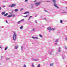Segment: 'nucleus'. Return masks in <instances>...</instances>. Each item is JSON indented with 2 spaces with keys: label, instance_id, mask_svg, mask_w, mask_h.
I'll return each mask as SVG.
<instances>
[{
  "label": "nucleus",
  "instance_id": "1",
  "mask_svg": "<svg viewBox=\"0 0 67 67\" xmlns=\"http://www.w3.org/2000/svg\"><path fill=\"white\" fill-rule=\"evenodd\" d=\"M13 33H14L13 35V39L14 41H15L16 38V33L15 32H13Z\"/></svg>",
  "mask_w": 67,
  "mask_h": 67
},
{
  "label": "nucleus",
  "instance_id": "2",
  "mask_svg": "<svg viewBox=\"0 0 67 67\" xmlns=\"http://www.w3.org/2000/svg\"><path fill=\"white\" fill-rule=\"evenodd\" d=\"M16 4H12V5H9V7H15L16 6Z\"/></svg>",
  "mask_w": 67,
  "mask_h": 67
},
{
  "label": "nucleus",
  "instance_id": "3",
  "mask_svg": "<svg viewBox=\"0 0 67 67\" xmlns=\"http://www.w3.org/2000/svg\"><path fill=\"white\" fill-rule=\"evenodd\" d=\"M48 29L49 30H52L53 31H54V30H55V29L52 28L51 29V27H49L48 28Z\"/></svg>",
  "mask_w": 67,
  "mask_h": 67
},
{
  "label": "nucleus",
  "instance_id": "4",
  "mask_svg": "<svg viewBox=\"0 0 67 67\" xmlns=\"http://www.w3.org/2000/svg\"><path fill=\"white\" fill-rule=\"evenodd\" d=\"M40 3H41L40 2L37 3H35V5L36 6H37V5H40Z\"/></svg>",
  "mask_w": 67,
  "mask_h": 67
},
{
  "label": "nucleus",
  "instance_id": "5",
  "mask_svg": "<svg viewBox=\"0 0 67 67\" xmlns=\"http://www.w3.org/2000/svg\"><path fill=\"white\" fill-rule=\"evenodd\" d=\"M54 5L55 6V7H56L57 8H58V6H57V5L56 4H54Z\"/></svg>",
  "mask_w": 67,
  "mask_h": 67
},
{
  "label": "nucleus",
  "instance_id": "6",
  "mask_svg": "<svg viewBox=\"0 0 67 67\" xmlns=\"http://www.w3.org/2000/svg\"><path fill=\"white\" fill-rule=\"evenodd\" d=\"M52 1L54 3H56V1L55 0H52Z\"/></svg>",
  "mask_w": 67,
  "mask_h": 67
},
{
  "label": "nucleus",
  "instance_id": "7",
  "mask_svg": "<svg viewBox=\"0 0 67 67\" xmlns=\"http://www.w3.org/2000/svg\"><path fill=\"white\" fill-rule=\"evenodd\" d=\"M11 16H12V15H10L8 16H7V17H8V18H10V17H11Z\"/></svg>",
  "mask_w": 67,
  "mask_h": 67
},
{
  "label": "nucleus",
  "instance_id": "8",
  "mask_svg": "<svg viewBox=\"0 0 67 67\" xmlns=\"http://www.w3.org/2000/svg\"><path fill=\"white\" fill-rule=\"evenodd\" d=\"M5 12H3L1 14H2L3 15V14H5Z\"/></svg>",
  "mask_w": 67,
  "mask_h": 67
},
{
  "label": "nucleus",
  "instance_id": "9",
  "mask_svg": "<svg viewBox=\"0 0 67 67\" xmlns=\"http://www.w3.org/2000/svg\"><path fill=\"white\" fill-rule=\"evenodd\" d=\"M29 13V12H27L24 13V14H26L27 13Z\"/></svg>",
  "mask_w": 67,
  "mask_h": 67
},
{
  "label": "nucleus",
  "instance_id": "10",
  "mask_svg": "<svg viewBox=\"0 0 67 67\" xmlns=\"http://www.w3.org/2000/svg\"><path fill=\"white\" fill-rule=\"evenodd\" d=\"M59 49L58 51V52H60V48L59 47Z\"/></svg>",
  "mask_w": 67,
  "mask_h": 67
},
{
  "label": "nucleus",
  "instance_id": "11",
  "mask_svg": "<svg viewBox=\"0 0 67 67\" xmlns=\"http://www.w3.org/2000/svg\"><path fill=\"white\" fill-rule=\"evenodd\" d=\"M18 11V9H16L15 10V12H17Z\"/></svg>",
  "mask_w": 67,
  "mask_h": 67
},
{
  "label": "nucleus",
  "instance_id": "12",
  "mask_svg": "<svg viewBox=\"0 0 67 67\" xmlns=\"http://www.w3.org/2000/svg\"><path fill=\"white\" fill-rule=\"evenodd\" d=\"M8 14V13H6L4 15V16H7V15Z\"/></svg>",
  "mask_w": 67,
  "mask_h": 67
},
{
  "label": "nucleus",
  "instance_id": "13",
  "mask_svg": "<svg viewBox=\"0 0 67 67\" xmlns=\"http://www.w3.org/2000/svg\"><path fill=\"white\" fill-rule=\"evenodd\" d=\"M18 46H15V49H17V48H18Z\"/></svg>",
  "mask_w": 67,
  "mask_h": 67
},
{
  "label": "nucleus",
  "instance_id": "14",
  "mask_svg": "<svg viewBox=\"0 0 67 67\" xmlns=\"http://www.w3.org/2000/svg\"><path fill=\"white\" fill-rule=\"evenodd\" d=\"M27 16H28L27 15H26V16H23V17H24V18H26L27 17Z\"/></svg>",
  "mask_w": 67,
  "mask_h": 67
},
{
  "label": "nucleus",
  "instance_id": "15",
  "mask_svg": "<svg viewBox=\"0 0 67 67\" xmlns=\"http://www.w3.org/2000/svg\"><path fill=\"white\" fill-rule=\"evenodd\" d=\"M24 19H22L20 21H21V22H22V21H23L24 20Z\"/></svg>",
  "mask_w": 67,
  "mask_h": 67
},
{
  "label": "nucleus",
  "instance_id": "16",
  "mask_svg": "<svg viewBox=\"0 0 67 67\" xmlns=\"http://www.w3.org/2000/svg\"><path fill=\"white\" fill-rule=\"evenodd\" d=\"M21 21H20L18 22V24H20V23H21Z\"/></svg>",
  "mask_w": 67,
  "mask_h": 67
},
{
  "label": "nucleus",
  "instance_id": "17",
  "mask_svg": "<svg viewBox=\"0 0 67 67\" xmlns=\"http://www.w3.org/2000/svg\"><path fill=\"white\" fill-rule=\"evenodd\" d=\"M32 67H34V66L33 65V64L32 63Z\"/></svg>",
  "mask_w": 67,
  "mask_h": 67
},
{
  "label": "nucleus",
  "instance_id": "18",
  "mask_svg": "<svg viewBox=\"0 0 67 67\" xmlns=\"http://www.w3.org/2000/svg\"><path fill=\"white\" fill-rule=\"evenodd\" d=\"M53 63H52L50 64V66H53Z\"/></svg>",
  "mask_w": 67,
  "mask_h": 67
},
{
  "label": "nucleus",
  "instance_id": "19",
  "mask_svg": "<svg viewBox=\"0 0 67 67\" xmlns=\"http://www.w3.org/2000/svg\"><path fill=\"white\" fill-rule=\"evenodd\" d=\"M39 35L40 37H42V35Z\"/></svg>",
  "mask_w": 67,
  "mask_h": 67
},
{
  "label": "nucleus",
  "instance_id": "20",
  "mask_svg": "<svg viewBox=\"0 0 67 67\" xmlns=\"http://www.w3.org/2000/svg\"><path fill=\"white\" fill-rule=\"evenodd\" d=\"M58 39H57L55 41V42H58Z\"/></svg>",
  "mask_w": 67,
  "mask_h": 67
},
{
  "label": "nucleus",
  "instance_id": "21",
  "mask_svg": "<svg viewBox=\"0 0 67 67\" xmlns=\"http://www.w3.org/2000/svg\"><path fill=\"white\" fill-rule=\"evenodd\" d=\"M24 10V9L22 8L20 10V11H22V10Z\"/></svg>",
  "mask_w": 67,
  "mask_h": 67
},
{
  "label": "nucleus",
  "instance_id": "22",
  "mask_svg": "<svg viewBox=\"0 0 67 67\" xmlns=\"http://www.w3.org/2000/svg\"><path fill=\"white\" fill-rule=\"evenodd\" d=\"M20 29H22V28H23V26H22L21 27H20Z\"/></svg>",
  "mask_w": 67,
  "mask_h": 67
},
{
  "label": "nucleus",
  "instance_id": "23",
  "mask_svg": "<svg viewBox=\"0 0 67 67\" xmlns=\"http://www.w3.org/2000/svg\"><path fill=\"white\" fill-rule=\"evenodd\" d=\"M32 38L34 39H35V37H32Z\"/></svg>",
  "mask_w": 67,
  "mask_h": 67
},
{
  "label": "nucleus",
  "instance_id": "24",
  "mask_svg": "<svg viewBox=\"0 0 67 67\" xmlns=\"http://www.w3.org/2000/svg\"><path fill=\"white\" fill-rule=\"evenodd\" d=\"M37 67H40V64H39L38 66Z\"/></svg>",
  "mask_w": 67,
  "mask_h": 67
},
{
  "label": "nucleus",
  "instance_id": "25",
  "mask_svg": "<svg viewBox=\"0 0 67 67\" xmlns=\"http://www.w3.org/2000/svg\"><path fill=\"white\" fill-rule=\"evenodd\" d=\"M7 47H6L5 49V50H7Z\"/></svg>",
  "mask_w": 67,
  "mask_h": 67
},
{
  "label": "nucleus",
  "instance_id": "26",
  "mask_svg": "<svg viewBox=\"0 0 67 67\" xmlns=\"http://www.w3.org/2000/svg\"><path fill=\"white\" fill-rule=\"evenodd\" d=\"M15 16V15H12V16L13 17H14Z\"/></svg>",
  "mask_w": 67,
  "mask_h": 67
},
{
  "label": "nucleus",
  "instance_id": "27",
  "mask_svg": "<svg viewBox=\"0 0 67 67\" xmlns=\"http://www.w3.org/2000/svg\"><path fill=\"white\" fill-rule=\"evenodd\" d=\"M60 23H63V21L61 20H60Z\"/></svg>",
  "mask_w": 67,
  "mask_h": 67
},
{
  "label": "nucleus",
  "instance_id": "28",
  "mask_svg": "<svg viewBox=\"0 0 67 67\" xmlns=\"http://www.w3.org/2000/svg\"><path fill=\"white\" fill-rule=\"evenodd\" d=\"M35 31V29H33L32 30V31Z\"/></svg>",
  "mask_w": 67,
  "mask_h": 67
},
{
  "label": "nucleus",
  "instance_id": "29",
  "mask_svg": "<svg viewBox=\"0 0 67 67\" xmlns=\"http://www.w3.org/2000/svg\"><path fill=\"white\" fill-rule=\"evenodd\" d=\"M6 60H9V58H6Z\"/></svg>",
  "mask_w": 67,
  "mask_h": 67
},
{
  "label": "nucleus",
  "instance_id": "30",
  "mask_svg": "<svg viewBox=\"0 0 67 67\" xmlns=\"http://www.w3.org/2000/svg\"><path fill=\"white\" fill-rule=\"evenodd\" d=\"M35 38H36V39H38V38L37 37H35Z\"/></svg>",
  "mask_w": 67,
  "mask_h": 67
},
{
  "label": "nucleus",
  "instance_id": "31",
  "mask_svg": "<svg viewBox=\"0 0 67 67\" xmlns=\"http://www.w3.org/2000/svg\"><path fill=\"white\" fill-rule=\"evenodd\" d=\"M28 0H25V2H26L27 1H28Z\"/></svg>",
  "mask_w": 67,
  "mask_h": 67
},
{
  "label": "nucleus",
  "instance_id": "32",
  "mask_svg": "<svg viewBox=\"0 0 67 67\" xmlns=\"http://www.w3.org/2000/svg\"><path fill=\"white\" fill-rule=\"evenodd\" d=\"M24 67H26V65H24Z\"/></svg>",
  "mask_w": 67,
  "mask_h": 67
},
{
  "label": "nucleus",
  "instance_id": "33",
  "mask_svg": "<svg viewBox=\"0 0 67 67\" xmlns=\"http://www.w3.org/2000/svg\"><path fill=\"white\" fill-rule=\"evenodd\" d=\"M32 16H31L30 17H29V19H30V18H32Z\"/></svg>",
  "mask_w": 67,
  "mask_h": 67
},
{
  "label": "nucleus",
  "instance_id": "34",
  "mask_svg": "<svg viewBox=\"0 0 67 67\" xmlns=\"http://www.w3.org/2000/svg\"><path fill=\"white\" fill-rule=\"evenodd\" d=\"M21 49L22 50V48H23V47L22 46H21Z\"/></svg>",
  "mask_w": 67,
  "mask_h": 67
},
{
  "label": "nucleus",
  "instance_id": "35",
  "mask_svg": "<svg viewBox=\"0 0 67 67\" xmlns=\"http://www.w3.org/2000/svg\"><path fill=\"white\" fill-rule=\"evenodd\" d=\"M6 23H8V21L7 20L6 21Z\"/></svg>",
  "mask_w": 67,
  "mask_h": 67
},
{
  "label": "nucleus",
  "instance_id": "36",
  "mask_svg": "<svg viewBox=\"0 0 67 67\" xmlns=\"http://www.w3.org/2000/svg\"><path fill=\"white\" fill-rule=\"evenodd\" d=\"M35 60L36 61H37V60H38V59H37V60L35 59Z\"/></svg>",
  "mask_w": 67,
  "mask_h": 67
},
{
  "label": "nucleus",
  "instance_id": "37",
  "mask_svg": "<svg viewBox=\"0 0 67 67\" xmlns=\"http://www.w3.org/2000/svg\"><path fill=\"white\" fill-rule=\"evenodd\" d=\"M3 7H5V6L4 5V6H3Z\"/></svg>",
  "mask_w": 67,
  "mask_h": 67
},
{
  "label": "nucleus",
  "instance_id": "38",
  "mask_svg": "<svg viewBox=\"0 0 67 67\" xmlns=\"http://www.w3.org/2000/svg\"><path fill=\"white\" fill-rule=\"evenodd\" d=\"M44 11H45V12H47V11H46V10H44Z\"/></svg>",
  "mask_w": 67,
  "mask_h": 67
},
{
  "label": "nucleus",
  "instance_id": "39",
  "mask_svg": "<svg viewBox=\"0 0 67 67\" xmlns=\"http://www.w3.org/2000/svg\"><path fill=\"white\" fill-rule=\"evenodd\" d=\"M35 2H36V0H35L34 1Z\"/></svg>",
  "mask_w": 67,
  "mask_h": 67
},
{
  "label": "nucleus",
  "instance_id": "40",
  "mask_svg": "<svg viewBox=\"0 0 67 67\" xmlns=\"http://www.w3.org/2000/svg\"><path fill=\"white\" fill-rule=\"evenodd\" d=\"M1 7H0V10L1 9Z\"/></svg>",
  "mask_w": 67,
  "mask_h": 67
},
{
  "label": "nucleus",
  "instance_id": "41",
  "mask_svg": "<svg viewBox=\"0 0 67 67\" xmlns=\"http://www.w3.org/2000/svg\"><path fill=\"white\" fill-rule=\"evenodd\" d=\"M0 48H2V47H1L0 46Z\"/></svg>",
  "mask_w": 67,
  "mask_h": 67
},
{
  "label": "nucleus",
  "instance_id": "42",
  "mask_svg": "<svg viewBox=\"0 0 67 67\" xmlns=\"http://www.w3.org/2000/svg\"><path fill=\"white\" fill-rule=\"evenodd\" d=\"M65 48H66V49H67V47H65Z\"/></svg>",
  "mask_w": 67,
  "mask_h": 67
},
{
  "label": "nucleus",
  "instance_id": "43",
  "mask_svg": "<svg viewBox=\"0 0 67 67\" xmlns=\"http://www.w3.org/2000/svg\"><path fill=\"white\" fill-rule=\"evenodd\" d=\"M36 23H37V22H36Z\"/></svg>",
  "mask_w": 67,
  "mask_h": 67
},
{
  "label": "nucleus",
  "instance_id": "44",
  "mask_svg": "<svg viewBox=\"0 0 67 67\" xmlns=\"http://www.w3.org/2000/svg\"><path fill=\"white\" fill-rule=\"evenodd\" d=\"M55 45H57V43H55Z\"/></svg>",
  "mask_w": 67,
  "mask_h": 67
},
{
  "label": "nucleus",
  "instance_id": "45",
  "mask_svg": "<svg viewBox=\"0 0 67 67\" xmlns=\"http://www.w3.org/2000/svg\"><path fill=\"white\" fill-rule=\"evenodd\" d=\"M50 55H51V53H49Z\"/></svg>",
  "mask_w": 67,
  "mask_h": 67
},
{
  "label": "nucleus",
  "instance_id": "46",
  "mask_svg": "<svg viewBox=\"0 0 67 67\" xmlns=\"http://www.w3.org/2000/svg\"><path fill=\"white\" fill-rule=\"evenodd\" d=\"M1 57L2 58V56H1Z\"/></svg>",
  "mask_w": 67,
  "mask_h": 67
},
{
  "label": "nucleus",
  "instance_id": "47",
  "mask_svg": "<svg viewBox=\"0 0 67 67\" xmlns=\"http://www.w3.org/2000/svg\"><path fill=\"white\" fill-rule=\"evenodd\" d=\"M32 32L31 31H30V32Z\"/></svg>",
  "mask_w": 67,
  "mask_h": 67
},
{
  "label": "nucleus",
  "instance_id": "48",
  "mask_svg": "<svg viewBox=\"0 0 67 67\" xmlns=\"http://www.w3.org/2000/svg\"><path fill=\"white\" fill-rule=\"evenodd\" d=\"M45 20H46V18H45Z\"/></svg>",
  "mask_w": 67,
  "mask_h": 67
},
{
  "label": "nucleus",
  "instance_id": "49",
  "mask_svg": "<svg viewBox=\"0 0 67 67\" xmlns=\"http://www.w3.org/2000/svg\"><path fill=\"white\" fill-rule=\"evenodd\" d=\"M63 58L64 59V58H63Z\"/></svg>",
  "mask_w": 67,
  "mask_h": 67
},
{
  "label": "nucleus",
  "instance_id": "50",
  "mask_svg": "<svg viewBox=\"0 0 67 67\" xmlns=\"http://www.w3.org/2000/svg\"><path fill=\"white\" fill-rule=\"evenodd\" d=\"M49 32H50V31H49Z\"/></svg>",
  "mask_w": 67,
  "mask_h": 67
}]
</instances>
